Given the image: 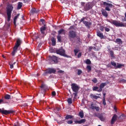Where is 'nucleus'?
Listing matches in <instances>:
<instances>
[{"label":"nucleus","mask_w":126,"mask_h":126,"mask_svg":"<svg viewBox=\"0 0 126 126\" xmlns=\"http://www.w3.org/2000/svg\"><path fill=\"white\" fill-rule=\"evenodd\" d=\"M103 5H104V6H106V7H105V10L104 9H101V14L104 17H107L108 16V12H107V11H111V8L113 7V5L112 3H107L106 1H103Z\"/></svg>","instance_id":"1"},{"label":"nucleus","mask_w":126,"mask_h":126,"mask_svg":"<svg viewBox=\"0 0 126 126\" xmlns=\"http://www.w3.org/2000/svg\"><path fill=\"white\" fill-rule=\"evenodd\" d=\"M6 9V14L7 16V21L9 22L10 21V18H11V13L13 10V6L12 4H9L7 5Z\"/></svg>","instance_id":"2"},{"label":"nucleus","mask_w":126,"mask_h":126,"mask_svg":"<svg viewBox=\"0 0 126 126\" xmlns=\"http://www.w3.org/2000/svg\"><path fill=\"white\" fill-rule=\"evenodd\" d=\"M81 5L82 6V8H83V10L84 11H88V10H90L91 8H92V3L89 2L86 3L84 2H81Z\"/></svg>","instance_id":"3"},{"label":"nucleus","mask_w":126,"mask_h":126,"mask_svg":"<svg viewBox=\"0 0 126 126\" xmlns=\"http://www.w3.org/2000/svg\"><path fill=\"white\" fill-rule=\"evenodd\" d=\"M109 22L114 25L116 27H126V23L124 24L123 22L120 23V21L117 20H111Z\"/></svg>","instance_id":"4"},{"label":"nucleus","mask_w":126,"mask_h":126,"mask_svg":"<svg viewBox=\"0 0 126 126\" xmlns=\"http://www.w3.org/2000/svg\"><path fill=\"white\" fill-rule=\"evenodd\" d=\"M77 36V32L73 31H70L68 33V38L70 41H72L74 38H76Z\"/></svg>","instance_id":"5"},{"label":"nucleus","mask_w":126,"mask_h":126,"mask_svg":"<svg viewBox=\"0 0 126 126\" xmlns=\"http://www.w3.org/2000/svg\"><path fill=\"white\" fill-rule=\"evenodd\" d=\"M56 72H57V70H56V69L54 68H48L43 73V75L46 76L48 74H52V73H53V74H55V73H56Z\"/></svg>","instance_id":"6"},{"label":"nucleus","mask_w":126,"mask_h":126,"mask_svg":"<svg viewBox=\"0 0 126 126\" xmlns=\"http://www.w3.org/2000/svg\"><path fill=\"white\" fill-rule=\"evenodd\" d=\"M49 59L50 61L51 64H57L59 63L58 60V57L53 55L52 56H49Z\"/></svg>","instance_id":"7"},{"label":"nucleus","mask_w":126,"mask_h":126,"mask_svg":"<svg viewBox=\"0 0 126 126\" xmlns=\"http://www.w3.org/2000/svg\"><path fill=\"white\" fill-rule=\"evenodd\" d=\"M56 53L60 56H63V57H65L66 58H68V56L65 54V51L63 48H60L56 50Z\"/></svg>","instance_id":"8"},{"label":"nucleus","mask_w":126,"mask_h":126,"mask_svg":"<svg viewBox=\"0 0 126 126\" xmlns=\"http://www.w3.org/2000/svg\"><path fill=\"white\" fill-rule=\"evenodd\" d=\"M0 114H2V115H9L10 114H13L14 113V111L13 110H4V108H0Z\"/></svg>","instance_id":"9"},{"label":"nucleus","mask_w":126,"mask_h":126,"mask_svg":"<svg viewBox=\"0 0 126 126\" xmlns=\"http://www.w3.org/2000/svg\"><path fill=\"white\" fill-rule=\"evenodd\" d=\"M84 20H85V17H84L81 19L79 23H81V22H83V24H84L86 27H87L88 28H90V27H91V25H92V23H91V22H89Z\"/></svg>","instance_id":"10"},{"label":"nucleus","mask_w":126,"mask_h":126,"mask_svg":"<svg viewBox=\"0 0 126 126\" xmlns=\"http://www.w3.org/2000/svg\"><path fill=\"white\" fill-rule=\"evenodd\" d=\"M71 86L73 92H75V93H78V91H79V86H77L75 83H72L71 85Z\"/></svg>","instance_id":"11"},{"label":"nucleus","mask_w":126,"mask_h":126,"mask_svg":"<svg viewBox=\"0 0 126 126\" xmlns=\"http://www.w3.org/2000/svg\"><path fill=\"white\" fill-rule=\"evenodd\" d=\"M107 85L106 83H102L100 84L99 88L98 89V92H102L103 91V88Z\"/></svg>","instance_id":"12"},{"label":"nucleus","mask_w":126,"mask_h":126,"mask_svg":"<svg viewBox=\"0 0 126 126\" xmlns=\"http://www.w3.org/2000/svg\"><path fill=\"white\" fill-rule=\"evenodd\" d=\"M86 122V119H83L79 121L76 120L74 121V123L75 125H77V124L81 125V124H84V123H85Z\"/></svg>","instance_id":"13"},{"label":"nucleus","mask_w":126,"mask_h":126,"mask_svg":"<svg viewBox=\"0 0 126 126\" xmlns=\"http://www.w3.org/2000/svg\"><path fill=\"white\" fill-rule=\"evenodd\" d=\"M91 109L92 110H96L97 112L100 110V107L98 106H96V104H94L93 103L91 104Z\"/></svg>","instance_id":"14"},{"label":"nucleus","mask_w":126,"mask_h":126,"mask_svg":"<svg viewBox=\"0 0 126 126\" xmlns=\"http://www.w3.org/2000/svg\"><path fill=\"white\" fill-rule=\"evenodd\" d=\"M22 41L20 38H18L16 41V44L14 47L16 48L17 49H18V47L20 45H21Z\"/></svg>","instance_id":"15"},{"label":"nucleus","mask_w":126,"mask_h":126,"mask_svg":"<svg viewBox=\"0 0 126 126\" xmlns=\"http://www.w3.org/2000/svg\"><path fill=\"white\" fill-rule=\"evenodd\" d=\"M117 119H118V116L116 114H114L111 119V125H114L116 121H117Z\"/></svg>","instance_id":"16"},{"label":"nucleus","mask_w":126,"mask_h":126,"mask_svg":"<svg viewBox=\"0 0 126 126\" xmlns=\"http://www.w3.org/2000/svg\"><path fill=\"white\" fill-rule=\"evenodd\" d=\"M96 35L98 37H99L100 39H104V34L103 33L101 32L100 31H97L96 32Z\"/></svg>","instance_id":"17"},{"label":"nucleus","mask_w":126,"mask_h":126,"mask_svg":"<svg viewBox=\"0 0 126 126\" xmlns=\"http://www.w3.org/2000/svg\"><path fill=\"white\" fill-rule=\"evenodd\" d=\"M115 42L117 44H118V45H119L120 46H121V45H122V44H123V41L122 40V39H121V38L116 39Z\"/></svg>","instance_id":"18"},{"label":"nucleus","mask_w":126,"mask_h":126,"mask_svg":"<svg viewBox=\"0 0 126 126\" xmlns=\"http://www.w3.org/2000/svg\"><path fill=\"white\" fill-rule=\"evenodd\" d=\"M90 98H91V99H94V100H97V99H98V98H100V96H97L95 94H91L90 95Z\"/></svg>","instance_id":"19"},{"label":"nucleus","mask_w":126,"mask_h":126,"mask_svg":"<svg viewBox=\"0 0 126 126\" xmlns=\"http://www.w3.org/2000/svg\"><path fill=\"white\" fill-rule=\"evenodd\" d=\"M31 12L32 14H34V13H38V12H39V10L36 9L35 8H33L31 9Z\"/></svg>","instance_id":"20"},{"label":"nucleus","mask_w":126,"mask_h":126,"mask_svg":"<svg viewBox=\"0 0 126 126\" xmlns=\"http://www.w3.org/2000/svg\"><path fill=\"white\" fill-rule=\"evenodd\" d=\"M46 30V27L45 25L44 26H42L41 28H40V32L41 34H45V31Z\"/></svg>","instance_id":"21"},{"label":"nucleus","mask_w":126,"mask_h":126,"mask_svg":"<svg viewBox=\"0 0 126 126\" xmlns=\"http://www.w3.org/2000/svg\"><path fill=\"white\" fill-rule=\"evenodd\" d=\"M71 119H73V116L69 114H67L65 117V120H71Z\"/></svg>","instance_id":"22"},{"label":"nucleus","mask_w":126,"mask_h":126,"mask_svg":"<svg viewBox=\"0 0 126 126\" xmlns=\"http://www.w3.org/2000/svg\"><path fill=\"white\" fill-rule=\"evenodd\" d=\"M61 34H63V35H64V34H65V32H64V30L62 29L58 31V35H61Z\"/></svg>","instance_id":"23"},{"label":"nucleus","mask_w":126,"mask_h":126,"mask_svg":"<svg viewBox=\"0 0 126 126\" xmlns=\"http://www.w3.org/2000/svg\"><path fill=\"white\" fill-rule=\"evenodd\" d=\"M19 15H20V14H18L16 15V16H15L14 18V24L15 25L16 24V21L18 19V17H19Z\"/></svg>","instance_id":"24"},{"label":"nucleus","mask_w":126,"mask_h":126,"mask_svg":"<svg viewBox=\"0 0 126 126\" xmlns=\"http://www.w3.org/2000/svg\"><path fill=\"white\" fill-rule=\"evenodd\" d=\"M17 53V48H16V47H14L13 48V50L11 53V55L12 56H15V53Z\"/></svg>","instance_id":"25"},{"label":"nucleus","mask_w":126,"mask_h":126,"mask_svg":"<svg viewBox=\"0 0 126 126\" xmlns=\"http://www.w3.org/2000/svg\"><path fill=\"white\" fill-rule=\"evenodd\" d=\"M22 5H23V3L21 2H19L17 7V9H21Z\"/></svg>","instance_id":"26"},{"label":"nucleus","mask_w":126,"mask_h":126,"mask_svg":"<svg viewBox=\"0 0 126 126\" xmlns=\"http://www.w3.org/2000/svg\"><path fill=\"white\" fill-rule=\"evenodd\" d=\"M51 42L52 46H55L56 44V38L52 37L51 39Z\"/></svg>","instance_id":"27"},{"label":"nucleus","mask_w":126,"mask_h":126,"mask_svg":"<svg viewBox=\"0 0 126 126\" xmlns=\"http://www.w3.org/2000/svg\"><path fill=\"white\" fill-rule=\"evenodd\" d=\"M122 66H124V64L117 63V65H116L115 69H117V68H122Z\"/></svg>","instance_id":"28"},{"label":"nucleus","mask_w":126,"mask_h":126,"mask_svg":"<svg viewBox=\"0 0 126 126\" xmlns=\"http://www.w3.org/2000/svg\"><path fill=\"white\" fill-rule=\"evenodd\" d=\"M98 118L99 119V120H100V121H101V122H105V120H106V119L104 118V116H103V115H99L98 116Z\"/></svg>","instance_id":"29"},{"label":"nucleus","mask_w":126,"mask_h":126,"mask_svg":"<svg viewBox=\"0 0 126 126\" xmlns=\"http://www.w3.org/2000/svg\"><path fill=\"white\" fill-rule=\"evenodd\" d=\"M16 63V62H14L13 63H12L11 62H9V65H10V68H11V69H12V68H13L14 67L13 65Z\"/></svg>","instance_id":"30"},{"label":"nucleus","mask_w":126,"mask_h":126,"mask_svg":"<svg viewBox=\"0 0 126 126\" xmlns=\"http://www.w3.org/2000/svg\"><path fill=\"white\" fill-rule=\"evenodd\" d=\"M4 99H5V100H9V99H11V96L9 94H6L5 95V96H4Z\"/></svg>","instance_id":"31"},{"label":"nucleus","mask_w":126,"mask_h":126,"mask_svg":"<svg viewBox=\"0 0 126 126\" xmlns=\"http://www.w3.org/2000/svg\"><path fill=\"white\" fill-rule=\"evenodd\" d=\"M87 69L88 70V72H90L91 70H92V68L91 67V66L88 65L86 67Z\"/></svg>","instance_id":"32"},{"label":"nucleus","mask_w":126,"mask_h":126,"mask_svg":"<svg viewBox=\"0 0 126 126\" xmlns=\"http://www.w3.org/2000/svg\"><path fill=\"white\" fill-rule=\"evenodd\" d=\"M79 116L81 118V119H82L84 117V113L82 111H81L79 113Z\"/></svg>","instance_id":"33"},{"label":"nucleus","mask_w":126,"mask_h":126,"mask_svg":"<svg viewBox=\"0 0 126 126\" xmlns=\"http://www.w3.org/2000/svg\"><path fill=\"white\" fill-rule=\"evenodd\" d=\"M93 90L94 91H96L98 92V91H99V87L94 86L93 88Z\"/></svg>","instance_id":"34"},{"label":"nucleus","mask_w":126,"mask_h":126,"mask_svg":"<svg viewBox=\"0 0 126 126\" xmlns=\"http://www.w3.org/2000/svg\"><path fill=\"white\" fill-rule=\"evenodd\" d=\"M67 101L69 105H71V104H72V99L71 98H68Z\"/></svg>","instance_id":"35"},{"label":"nucleus","mask_w":126,"mask_h":126,"mask_svg":"<svg viewBox=\"0 0 126 126\" xmlns=\"http://www.w3.org/2000/svg\"><path fill=\"white\" fill-rule=\"evenodd\" d=\"M67 125H72L73 124V121L72 120H68L66 122Z\"/></svg>","instance_id":"36"},{"label":"nucleus","mask_w":126,"mask_h":126,"mask_svg":"<svg viewBox=\"0 0 126 126\" xmlns=\"http://www.w3.org/2000/svg\"><path fill=\"white\" fill-rule=\"evenodd\" d=\"M86 63L87 64H91V61L89 59H87L86 61Z\"/></svg>","instance_id":"37"},{"label":"nucleus","mask_w":126,"mask_h":126,"mask_svg":"<svg viewBox=\"0 0 126 126\" xmlns=\"http://www.w3.org/2000/svg\"><path fill=\"white\" fill-rule=\"evenodd\" d=\"M111 64H112L113 66H115V68H116V66H117V63L113 61L111 62Z\"/></svg>","instance_id":"38"},{"label":"nucleus","mask_w":126,"mask_h":126,"mask_svg":"<svg viewBox=\"0 0 126 126\" xmlns=\"http://www.w3.org/2000/svg\"><path fill=\"white\" fill-rule=\"evenodd\" d=\"M57 39L58 42H62V36H61V35H58Z\"/></svg>","instance_id":"39"},{"label":"nucleus","mask_w":126,"mask_h":126,"mask_svg":"<svg viewBox=\"0 0 126 126\" xmlns=\"http://www.w3.org/2000/svg\"><path fill=\"white\" fill-rule=\"evenodd\" d=\"M7 102L4 101V100H3V99H0V105L1 104H5Z\"/></svg>","instance_id":"40"},{"label":"nucleus","mask_w":126,"mask_h":126,"mask_svg":"<svg viewBox=\"0 0 126 126\" xmlns=\"http://www.w3.org/2000/svg\"><path fill=\"white\" fill-rule=\"evenodd\" d=\"M110 55L111 58H114V51L113 50L110 51Z\"/></svg>","instance_id":"41"},{"label":"nucleus","mask_w":126,"mask_h":126,"mask_svg":"<svg viewBox=\"0 0 126 126\" xmlns=\"http://www.w3.org/2000/svg\"><path fill=\"white\" fill-rule=\"evenodd\" d=\"M45 87L46 85L44 84H42L41 86H40V88L42 90H43V89L44 90V89H45Z\"/></svg>","instance_id":"42"},{"label":"nucleus","mask_w":126,"mask_h":126,"mask_svg":"<svg viewBox=\"0 0 126 126\" xmlns=\"http://www.w3.org/2000/svg\"><path fill=\"white\" fill-rule=\"evenodd\" d=\"M82 70H80V69H78L77 70V74L78 75H80V74H81L82 73Z\"/></svg>","instance_id":"43"},{"label":"nucleus","mask_w":126,"mask_h":126,"mask_svg":"<svg viewBox=\"0 0 126 126\" xmlns=\"http://www.w3.org/2000/svg\"><path fill=\"white\" fill-rule=\"evenodd\" d=\"M120 82H121V83H126V80H125V79H121L120 80Z\"/></svg>","instance_id":"44"},{"label":"nucleus","mask_w":126,"mask_h":126,"mask_svg":"<svg viewBox=\"0 0 126 126\" xmlns=\"http://www.w3.org/2000/svg\"><path fill=\"white\" fill-rule=\"evenodd\" d=\"M104 30H105V32H110V29L109 28L105 27Z\"/></svg>","instance_id":"45"},{"label":"nucleus","mask_w":126,"mask_h":126,"mask_svg":"<svg viewBox=\"0 0 126 126\" xmlns=\"http://www.w3.org/2000/svg\"><path fill=\"white\" fill-rule=\"evenodd\" d=\"M104 29H105V27H104V26L100 27V31H101V32H103L104 31Z\"/></svg>","instance_id":"46"},{"label":"nucleus","mask_w":126,"mask_h":126,"mask_svg":"<svg viewBox=\"0 0 126 126\" xmlns=\"http://www.w3.org/2000/svg\"><path fill=\"white\" fill-rule=\"evenodd\" d=\"M92 81H93L94 83H97V82H98V80H97L96 78H94L93 80H92Z\"/></svg>","instance_id":"47"},{"label":"nucleus","mask_w":126,"mask_h":126,"mask_svg":"<svg viewBox=\"0 0 126 126\" xmlns=\"http://www.w3.org/2000/svg\"><path fill=\"white\" fill-rule=\"evenodd\" d=\"M102 104L104 106H106V99H103Z\"/></svg>","instance_id":"48"},{"label":"nucleus","mask_w":126,"mask_h":126,"mask_svg":"<svg viewBox=\"0 0 126 126\" xmlns=\"http://www.w3.org/2000/svg\"><path fill=\"white\" fill-rule=\"evenodd\" d=\"M82 55V53L81 52L79 53V54L77 55V58L79 59V58L81 57Z\"/></svg>","instance_id":"49"},{"label":"nucleus","mask_w":126,"mask_h":126,"mask_svg":"<svg viewBox=\"0 0 126 126\" xmlns=\"http://www.w3.org/2000/svg\"><path fill=\"white\" fill-rule=\"evenodd\" d=\"M78 52H79V50H78V49H74V54H77L78 53Z\"/></svg>","instance_id":"50"},{"label":"nucleus","mask_w":126,"mask_h":126,"mask_svg":"<svg viewBox=\"0 0 126 126\" xmlns=\"http://www.w3.org/2000/svg\"><path fill=\"white\" fill-rule=\"evenodd\" d=\"M56 92H55V91H53V92H52V95H53V96H56Z\"/></svg>","instance_id":"51"},{"label":"nucleus","mask_w":126,"mask_h":126,"mask_svg":"<svg viewBox=\"0 0 126 126\" xmlns=\"http://www.w3.org/2000/svg\"><path fill=\"white\" fill-rule=\"evenodd\" d=\"M93 49V47L92 46L89 47V52H91V51Z\"/></svg>","instance_id":"52"},{"label":"nucleus","mask_w":126,"mask_h":126,"mask_svg":"<svg viewBox=\"0 0 126 126\" xmlns=\"http://www.w3.org/2000/svg\"><path fill=\"white\" fill-rule=\"evenodd\" d=\"M50 53H55V51H54V49H50Z\"/></svg>","instance_id":"53"},{"label":"nucleus","mask_w":126,"mask_h":126,"mask_svg":"<svg viewBox=\"0 0 126 126\" xmlns=\"http://www.w3.org/2000/svg\"><path fill=\"white\" fill-rule=\"evenodd\" d=\"M40 21H41V22H42V23H44V22H45V20L44 19H41L40 20Z\"/></svg>","instance_id":"54"},{"label":"nucleus","mask_w":126,"mask_h":126,"mask_svg":"<svg viewBox=\"0 0 126 126\" xmlns=\"http://www.w3.org/2000/svg\"><path fill=\"white\" fill-rule=\"evenodd\" d=\"M69 29L70 30L74 29V26H70L69 28Z\"/></svg>","instance_id":"55"},{"label":"nucleus","mask_w":126,"mask_h":126,"mask_svg":"<svg viewBox=\"0 0 126 126\" xmlns=\"http://www.w3.org/2000/svg\"><path fill=\"white\" fill-rule=\"evenodd\" d=\"M103 99H106L105 97H106V93H103Z\"/></svg>","instance_id":"56"},{"label":"nucleus","mask_w":126,"mask_h":126,"mask_svg":"<svg viewBox=\"0 0 126 126\" xmlns=\"http://www.w3.org/2000/svg\"><path fill=\"white\" fill-rule=\"evenodd\" d=\"M78 93H73V94H74L75 97H77V94H78Z\"/></svg>","instance_id":"57"},{"label":"nucleus","mask_w":126,"mask_h":126,"mask_svg":"<svg viewBox=\"0 0 126 126\" xmlns=\"http://www.w3.org/2000/svg\"><path fill=\"white\" fill-rule=\"evenodd\" d=\"M125 18H124V21H126V12L125 13Z\"/></svg>","instance_id":"58"},{"label":"nucleus","mask_w":126,"mask_h":126,"mask_svg":"<svg viewBox=\"0 0 126 126\" xmlns=\"http://www.w3.org/2000/svg\"><path fill=\"white\" fill-rule=\"evenodd\" d=\"M27 106H28V104L27 103H25V104H24V107H27Z\"/></svg>","instance_id":"59"},{"label":"nucleus","mask_w":126,"mask_h":126,"mask_svg":"<svg viewBox=\"0 0 126 126\" xmlns=\"http://www.w3.org/2000/svg\"><path fill=\"white\" fill-rule=\"evenodd\" d=\"M59 72L60 73H63V71L61 70H59Z\"/></svg>","instance_id":"60"},{"label":"nucleus","mask_w":126,"mask_h":126,"mask_svg":"<svg viewBox=\"0 0 126 126\" xmlns=\"http://www.w3.org/2000/svg\"><path fill=\"white\" fill-rule=\"evenodd\" d=\"M107 67H111V64H108L107 65Z\"/></svg>","instance_id":"61"},{"label":"nucleus","mask_w":126,"mask_h":126,"mask_svg":"<svg viewBox=\"0 0 126 126\" xmlns=\"http://www.w3.org/2000/svg\"><path fill=\"white\" fill-rule=\"evenodd\" d=\"M41 46H42V43H39L38 44V47H41Z\"/></svg>","instance_id":"62"},{"label":"nucleus","mask_w":126,"mask_h":126,"mask_svg":"<svg viewBox=\"0 0 126 126\" xmlns=\"http://www.w3.org/2000/svg\"><path fill=\"white\" fill-rule=\"evenodd\" d=\"M114 109L115 111H117V107H114Z\"/></svg>","instance_id":"63"},{"label":"nucleus","mask_w":126,"mask_h":126,"mask_svg":"<svg viewBox=\"0 0 126 126\" xmlns=\"http://www.w3.org/2000/svg\"><path fill=\"white\" fill-rule=\"evenodd\" d=\"M26 52H30V50L29 49H27V50H26Z\"/></svg>","instance_id":"64"}]
</instances>
